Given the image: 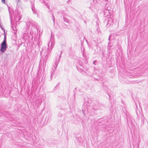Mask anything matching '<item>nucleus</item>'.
<instances>
[{
    "mask_svg": "<svg viewBox=\"0 0 148 148\" xmlns=\"http://www.w3.org/2000/svg\"><path fill=\"white\" fill-rule=\"evenodd\" d=\"M52 17H53V22L54 23V15H53V14H52Z\"/></svg>",
    "mask_w": 148,
    "mask_h": 148,
    "instance_id": "2eb2a0df",
    "label": "nucleus"
},
{
    "mask_svg": "<svg viewBox=\"0 0 148 148\" xmlns=\"http://www.w3.org/2000/svg\"><path fill=\"white\" fill-rule=\"evenodd\" d=\"M37 77H38V75Z\"/></svg>",
    "mask_w": 148,
    "mask_h": 148,
    "instance_id": "a878e982",
    "label": "nucleus"
},
{
    "mask_svg": "<svg viewBox=\"0 0 148 148\" xmlns=\"http://www.w3.org/2000/svg\"><path fill=\"white\" fill-rule=\"evenodd\" d=\"M96 62H96V61H95V60L93 62V64H95V63Z\"/></svg>",
    "mask_w": 148,
    "mask_h": 148,
    "instance_id": "6ab92c4d",
    "label": "nucleus"
},
{
    "mask_svg": "<svg viewBox=\"0 0 148 148\" xmlns=\"http://www.w3.org/2000/svg\"><path fill=\"white\" fill-rule=\"evenodd\" d=\"M45 98V94L40 95L38 97V103L40 105L41 103L44 100Z\"/></svg>",
    "mask_w": 148,
    "mask_h": 148,
    "instance_id": "7ed1b4c3",
    "label": "nucleus"
},
{
    "mask_svg": "<svg viewBox=\"0 0 148 148\" xmlns=\"http://www.w3.org/2000/svg\"><path fill=\"white\" fill-rule=\"evenodd\" d=\"M62 53V51H61V53H60V54L59 55V58L58 59V60H57L56 62H55V65H56V68H55V69H56V68L57 67V65H58V63H59L60 59V58H61V56Z\"/></svg>",
    "mask_w": 148,
    "mask_h": 148,
    "instance_id": "423d86ee",
    "label": "nucleus"
},
{
    "mask_svg": "<svg viewBox=\"0 0 148 148\" xmlns=\"http://www.w3.org/2000/svg\"><path fill=\"white\" fill-rule=\"evenodd\" d=\"M97 31H98V30H99L98 29H97Z\"/></svg>",
    "mask_w": 148,
    "mask_h": 148,
    "instance_id": "5701e85b",
    "label": "nucleus"
},
{
    "mask_svg": "<svg viewBox=\"0 0 148 148\" xmlns=\"http://www.w3.org/2000/svg\"><path fill=\"white\" fill-rule=\"evenodd\" d=\"M59 84H57V85H56V86L55 88L56 87H57V86L58 85H59Z\"/></svg>",
    "mask_w": 148,
    "mask_h": 148,
    "instance_id": "aec40b11",
    "label": "nucleus"
},
{
    "mask_svg": "<svg viewBox=\"0 0 148 148\" xmlns=\"http://www.w3.org/2000/svg\"><path fill=\"white\" fill-rule=\"evenodd\" d=\"M32 11H33V12L35 14H36V10L35 8V7L33 6H32Z\"/></svg>",
    "mask_w": 148,
    "mask_h": 148,
    "instance_id": "9d476101",
    "label": "nucleus"
},
{
    "mask_svg": "<svg viewBox=\"0 0 148 148\" xmlns=\"http://www.w3.org/2000/svg\"><path fill=\"white\" fill-rule=\"evenodd\" d=\"M18 2H20L21 1L20 0H17Z\"/></svg>",
    "mask_w": 148,
    "mask_h": 148,
    "instance_id": "4be33fe9",
    "label": "nucleus"
},
{
    "mask_svg": "<svg viewBox=\"0 0 148 148\" xmlns=\"http://www.w3.org/2000/svg\"><path fill=\"white\" fill-rule=\"evenodd\" d=\"M84 140V137L81 136L80 137L78 138L77 140L79 143H82L83 142Z\"/></svg>",
    "mask_w": 148,
    "mask_h": 148,
    "instance_id": "39448f33",
    "label": "nucleus"
},
{
    "mask_svg": "<svg viewBox=\"0 0 148 148\" xmlns=\"http://www.w3.org/2000/svg\"><path fill=\"white\" fill-rule=\"evenodd\" d=\"M110 40V38H109V40Z\"/></svg>",
    "mask_w": 148,
    "mask_h": 148,
    "instance_id": "b1692460",
    "label": "nucleus"
},
{
    "mask_svg": "<svg viewBox=\"0 0 148 148\" xmlns=\"http://www.w3.org/2000/svg\"><path fill=\"white\" fill-rule=\"evenodd\" d=\"M54 36H52V33L51 32V38L50 39V41L49 42L48 44V47H49V45H51V47L50 48L49 50V51H51L52 48L53 47V45H54V44L53 43V42L54 41V39L53 38Z\"/></svg>",
    "mask_w": 148,
    "mask_h": 148,
    "instance_id": "f03ea898",
    "label": "nucleus"
},
{
    "mask_svg": "<svg viewBox=\"0 0 148 148\" xmlns=\"http://www.w3.org/2000/svg\"><path fill=\"white\" fill-rule=\"evenodd\" d=\"M86 105L87 106H88V105H87V104H86Z\"/></svg>",
    "mask_w": 148,
    "mask_h": 148,
    "instance_id": "393cba45",
    "label": "nucleus"
},
{
    "mask_svg": "<svg viewBox=\"0 0 148 148\" xmlns=\"http://www.w3.org/2000/svg\"><path fill=\"white\" fill-rule=\"evenodd\" d=\"M63 20L66 23L68 22L69 20L66 17H65L64 15H63Z\"/></svg>",
    "mask_w": 148,
    "mask_h": 148,
    "instance_id": "9b49d317",
    "label": "nucleus"
},
{
    "mask_svg": "<svg viewBox=\"0 0 148 148\" xmlns=\"http://www.w3.org/2000/svg\"><path fill=\"white\" fill-rule=\"evenodd\" d=\"M39 38H38V39H40V37L41 36H42V35L41 34V33H40V30H39Z\"/></svg>",
    "mask_w": 148,
    "mask_h": 148,
    "instance_id": "4468645a",
    "label": "nucleus"
},
{
    "mask_svg": "<svg viewBox=\"0 0 148 148\" xmlns=\"http://www.w3.org/2000/svg\"><path fill=\"white\" fill-rule=\"evenodd\" d=\"M39 1L41 3H44L45 2L44 0H39Z\"/></svg>",
    "mask_w": 148,
    "mask_h": 148,
    "instance_id": "a211bd4d",
    "label": "nucleus"
},
{
    "mask_svg": "<svg viewBox=\"0 0 148 148\" xmlns=\"http://www.w3.org/2000/svg\"><path fill=\"white\" fill-rule=\"evenodd\" d=\"M42 42L40 39L38 40V45L40 48L42 46ZM40 51V55L41 56L42 54L44 53L43 55L42 56V57H44L45 60H47L48 59V56L49 55V52L47 51V49H44L43 48L41 49V50H40V49H39Z\"/></svg>",
    "mask_w": 148,
    "mask_h": 148,
    "instance_id": "f257e3e1",
    "label": "nucleus"
},
{
    "mask_svg": "<svg viewBox=\"0 0 148 148\" xmlns=\"http://www.w3.org/2000/svg\"><path fill=\"white\" fill-rule=\"evenodd\" d=\"M1 46L0 49V51L2 53H4L7 47V44L2 43H1Z\"/></svg>",
    "mask_w": 148,
    "mask_h": 148,
    "instance_id": "20e7f679",
    "label": "nucleus"
},
{
    "mask_svg": "<svg viewBox=\"0 0 148 148\" xmlns=\"http://www.w3.org/2000/svg\"><path fill=\"white\" fill-rule=\"evenodd\" d=\"M77 69L78 71H79L81 73H83L84 72V70L82 69H81L80 68H78L77 67Z\"/></svg>",
    "mask_w": 148,
    "mask_h": 148,
    "instance_id": "f8f14e48",
    "label": "nucleus"
},
{
    "mask_svg": "<svg viewBox=\"0 0 148 148\" xmlns=\"http://www.w3.org/2000/svg\"><path fill=\"white\" fill-rule=\"evenodd\" d=\"M54 70L53 69L51 71V75L50 76V79H49V80H51V78H52V77H53V75H54V73H54Z\"/></svg>",
    "mask_w": 148,
    "mask_h": 148,
    "instance_id": "6e6552de",
    "label": "nucleus"
},
{
    "mask_svg": "<svg viewBox=\"0 0 148 148\" xmlns=\"http://www.w3.org/2000/svg\"><path fill=\"white\" fill-rule=\"evenodd\" d=\"M61 14H64V15L65 16V15H64L65 14H64V12L62 10L61 12Z\"/></svg>",
    "mask_w": 148,
    "mask_h": 148,
    "instance_id": "dca6fc26",
    "label": "nucleus"
},
{
    "mask_svg": "<svg viewBox=\"0 0 148 148\" xmlns=\"http://www.w3.org/2000/svg\"><path fill=\"white\" fill-rule=\"evenodd\" d=\"M2 2L4 4L5 3V0H1Z\"/></svg>",
    "mask_w": 148,
    "mask_h": 148,
    "instance_id": "f3484780",
    "label": "nucleus"
},
{
    "mask_svg": "<svg viewBox=\"0 0 148 148\" xmlns=\"http://www.w3.org/2000/svg\"><path fill=\"white\" fill-rule=\"evenodd\" d=\"M4 33H5V32H4ZM2 43H3L7 44L6 43V36L5 34V33L3 40Z\"/></svg>",
    "mask_w": 148,
    "mask_h": 148,
    "instance_id": "1a4fd4ad",
    "label": "nucleus"
},
{
    "mask_svg": "<svg viewBox=\"0 0 148 148\" xmlns=\"http://www.w3.org/2000/svg\"><path fill=\"white\" fill-rule=\"evenodd\" d=\"M10 8V7H8V10H9V12H10V9H9Z\"/></svg>",
    "mask_w": 148,
    "mask_h": 148,
    "instance_id": "412c9836",
    "label": "nucleus"
},
{
    "mask_svg": "<svg viewBox=\"0 0 148 148\" xmlns=\"http://www.w3.org/2000/svg\"><path fill=\"white\" fill-rule=\"evenodd\" d=\"M112 20H111V21H110V20H109V21H108V22L107 23V25L108 27L111 25H112Z\"/></svg>",
    "mask_w": 148,
    "mask_h": 148,
    "instance_id": "0eeeda50",
    "label": "nucleus"
},
{
    "mask_svg": "<svg viewBox=\"0 0 148 148\" xmlns=\"http://www.w3.org/2000/svg\"><path fill=\"white\" fill-rule=\"evenodd\" d=\"M145 119V118L144 116L142 117L141 118V120H142V122H143V123L144 124V119Z\"/></svg>",
    "mask_w": 148,
    "mask_h": 148,
    "instance_id": "ddd939ff",
    "label": "nucleus"
}]
</instances>
